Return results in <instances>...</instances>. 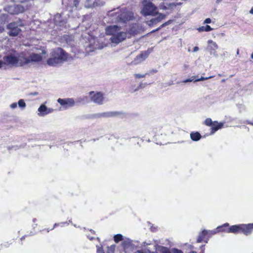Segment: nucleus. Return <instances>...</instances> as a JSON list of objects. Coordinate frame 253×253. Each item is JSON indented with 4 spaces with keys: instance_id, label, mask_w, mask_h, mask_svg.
I'll return each mask as SVG.
<instances>
[{
    "instance_id": "3c124183",
    "label": "nucleus",
    "mask_w": 253,
    "mask_h": 253,
    "mask_svg": "<svg viewBox=\"0 0 253 253\" xmlns=\"http://www.w3.org/2000/svg\"><path fill=\"white\" fill-rule=\"evenodd\" d=\"M228 54V52L227 51H225L222 54H221V56H225Z\"/></svg>"
},
{
    "instance_id": "f3484780",
    "label": "nucleus",
    "mask_w": 253,
    "mask_h": 253,
    "mask_svg": "<svg viewBox=\"0 0 253 253\" xmlns=\"http://www.w3.org/2000/svg\"><path fill=\"white\" fill-rule=\"evenodd\" d=\"M121 114V113L119 112H107L99 114L98 116L99 117L109 118L118 116Z\"/></svg>"
},
{
    "instance_id": "cd10ccee",
    "label": "nucleus",
    "mask_w": 253,
    "mask_h": 253,
    "mask_svg": "<svg viewBox=\"0 0 253 253\" xmlns=\"http://www.w3.org/2000/svg\"><path fill=\"white\" fill-rule=\"evenodd\" d=\"M204 124L207 126H211L212 127L214 122H212L211 119L208 118L205 121Z\"/></svg>"
},
{
    "instance_id": "13d9d810",
    "label": "nucleus",
    "mask_w": 253,
    "mask_h": 253,
    "mask_svg": "<svg viewBox=\"0 0 253 253\" xmlns=\"http://www.w3.org/2000/svg\"><path fill=\"white\" fill-rule=\"evenodd\" d=\"M134 253H143L142 252H141V251H138Z\"/></svg>"
},
{
    "instance_id": "6ab92c4d",
    "label": "nucleus",
    "mask_w": 253,
    "mask_h": 253,
    "mask_svg": "<svg viewBox=\"0 0 253 253\" xmlns=\"http://www.w3.org/2000/svg\"><path fill=\"white\" fill-rule=\"evenodd\" d=\"M158 16L157 17L153 18L149 21V25L160 22L162 19H163L165 17V15L164 14L158 13Z\"/></svg>"
},
{
    "instance_id": "f8f14e48",
    "label": "nucleus",
    "mask_w": 253,
    "mask_h": 253,
    "mask_svg": "<svg viewBox=\"0 0 253 253\" xmlns=\"http://www.w3.org/2000/svg\"><path fill=\"white\" fill-rule=\"evenodd\" d=\"M141 31V28L139 27L137 24H133L129 28L126 32L128 36V38H131L132 36H134L139 33Z\"/></svg>"
},
{
    "instance_id": "c9c22d12",
    "label": "nucleus",
    "mask_w": 253,
    "mask_h": 253,
    "mask_svg": "<svg viewBox=\"0 0 253 253\" xmlns=\"http://www.w3.org/2000/svg\"><path fill=\"white\" fill-rule=\"evenodd\" d=\"M194 78H195V76H193L191 79H186L185 80H184L182 82L184 83H188V82H191L192 81L194 82Z\"/></svg>"
},
{
    "instance_id": "473e14b6",
    "label": "nucleus",
    "mask_w": 253,
    "mask_h": 253,
    "mask_svg": "<svg viewBox=\"0 0 253 253\" xmlns=\"http://www.w3.org/2000/svg\"><path fill=\"white\" fill-rule=\"evenodd\" d=\"M147 74V73H146L145 74H134V76L135 78L140 79V78H145Z\"/></svg>"
},
{
    "instance_id": "6e6d98bb",
    "label": "nucleus",
    "mask_w": 253,
    "mask_h": 253,
    "mask_svg": "<svg viewBox=\"0 0 253 253\" xmlns=\"http://www.w3.org/2000/svg\"><path fill=\"white\" fill-rule=\"evenodd\" d=\"M143 86H142V84H140L138 87V88H142Z\"/></svg>"
},
{
    "instance_id": "9b49d317",
    "label": "nucleus",
    "mask_w": 253,
    "mask_h": 253,
    "mask_svg": "<svg viewBox=\"0 0 253 253\" xmlns=\"http://www.w3.org/2000/svg\"><path fill=\"white\" fill-rule=\"evenodd\" d=\"M208 49L211 55L217 56V53L216 50L218 48L217 43L212 40H209L208 41Z\"/></svg>"
},
{
    "instance_id": "4468645a",
    "label": "nucleus",
    "mask_w": 253,
    "mask_h": 253,
    "mask_svg": "<svg viewBox=\"0 0 253 253\" xmlns=\"http://www.w3.org/2000/svg\"><path fill=\"white\" fill-rule=\"evenodd\" d=\"M148 56V53H146V52L141 53V54L136 56L134 59L132 61L131 64L136 65L141 63L147 58Z\"/></svg>"
},
{
    "instance_id": "864d4df0",
    "label": "nucleus",
    "mask_w": 253,
    "mask_h": 253,
    "mask_svg": "<svg viewBox=\"0 0 253 253\" xmlns=\"http://www.w3.org/2000/svg\"><path fill=\"white\" fill-rule=\"evenodd\" d=\"M250 13L252 14H253V8H252L250 11Z\"/></svg>"
},
{
    "instance_id": "0eeeda50",
    "label": "nucleus",
    "mask_w": 253,
    "mask_h": 253,
    "mask_svg": "<svg viewBox=\"0 0 253 253\" xmlns=\"http://www.w3.org/2000/svg\"><path fill=\"white\" fill-rule=\"evenodd\" d=\"M4 10L11 14H18L24 12L25 8L20 4H13L12 5L5 6Z\"/></svg>"
},
{
    "instance_id": "aec40b11",
    "label": "nucleus",
    "mask_w": 253,
    "mask_h": 253,
    "mask_svg": "<svg viewBox=\"0 0 253 253\" xmlns=\"http://www.w3.org/2000/svg\"><path fill=\"white\" fill-rule=\"evenodd\" d=\"M223 126V123H218L216 121L214 122V124H213V126H212L211 129V133L213 134L216 131L218 130L219 129L221 128Z\"/></svg>"
},
{
    "instance_id": "412c9836",
    "label": "nucleus",
    "mask_w": 253,
    "mask_h": 253,
    "mask_svg": "<svg viewBox=\"0 0 253 253\" xmlns=\"http://www.w3.org/2000/svg\"><path fill=\"white\" fill-rule=\"evenodd\" d=\"M61 15L60 14H57L55 15L54 17V21L56 25H58L59 26H62L64 24L65 21L64 20H61Z\"/></svg>"
},
{
    "instance_id": "bb28decb",
    "label": "nucleus",
    "mask_w": 253,
    "mask_h": 253,
    "mask_svg": "<svg viewBox=\"0 0 253 253\" xmlns=\"http://www.w3.org/2000/svg\"><path fill=\"white\" fill-rule=\"evenodd\" d=\"M114 240L116 243H118L119 242L123 240V236L121 234H117L114 236Z\"/></svg>"
},
{
    "instance_id": "680f3d73",
    "label": "nucleus",
    "mask_w": 253,
    "mask_h": 253,
    "mask_svg": "<svg viewBox=\"0 0 253 253\" xmlns=\"http://www.w3.org/2000/svg\"><path fill=\"white\" fill-rule=\"evenodd\" d=\"M157 72V70H153L152 71V72L153 73H156Z\"/></svg>"
},
{
    "instance_id": "c756f323",
    "label": "nucleus",
    "mask_w": 253,
    "mask_h": 253,
    "mask_svg": "<svg viewBox=\"0 0 253 253\" xmlns=\"http://www.w3.org/2000/svg\"><path fill=\"white\" fill-rule=\"evenodd\" d=\"M116 246L115 245H111L108 248L107 253H114Z\"/></svg>"
},
{
    "instance_id": "58836bf2",
    "label": "nucleus",
    "mask_w": 253,
    "mask_h": 253,
    "mask_svg": "<svg viewBox=\"0 0 253 253\" xmlns=\"http://www.w3.org/2000/svg\"><path fill=\"white\" fill-rule=\"evenodd\" d=\"M217 229H218V228H217V229H216L213 230H211V231H210H210H208V233H210L211 235L215 234H216V233H217V232H218Z\"/></svg>"
},
{
    "instance_id": "09e8293b",
    "label": "nucleus",
    "mask_w": 253,
    "mask_h": 253,
    "mask_svg": "<svg viewBox=\"0 0 253 253\" xmlns=\"http://www.w3.org/2000/svg\"><path fill=\"white\" fill-rule=\"evenodd\" d=\"M203 239H202V237H198V238L197 239V242L198 243H201L203 241Z\"/></svg>"
},
{
    "instance_id": "49530a36",
    "label": "nucleus",
    "mask_w": 253,
    "mask_h": 253,
    "mask_svg": "<svg viewBox=\"0 0 253 253\" xmlns=\"http://www.w3.org/2000/svg\"><path fill=\"white\" fill-rule=\"evenodd\" d=\"M199 49L198 46H195L193 48V52H197Z\"/></svg>"
},
{
    "instance_id": "6e6552de",
    "label": "nucleus",
    "mask_w": 253,
    "mask_h": 253,
    "mask_svg": "<svg viewBox=\"0 0 253 253\" xmlns=\"http://www.w3.org/2000/svg\"><path fill=\"white\" fill-rule=\"evenodd\" d=\"M89 97L91 101L95 104L100 105L103 103L104 100L103 95L100 92L90 91L89 92Z\"/></svg>"
},
{
    "instance_id": "ea45409f",
    "label": "nucleus",
    "mask_w": 253,
    "mask_h": 253,
    "mask_svg": "<svg viewBox=\"0 0 253 253\" xmlns=\"http://www.w3.org/2000/svg\"><path fill=\"white\" fill-rule=\"evenodd\" d=\"M73 4L76 7V8H77L79 4V1L78 0H75L73 2Z\"/></svg>"
},
{
    "instance_id": "5701e85b",
    "label": "nucleus",
    "mask_w": 253,
    "mask_h": 253,
    "mask_svg": "<svg viewBox=\"0 0 253 253\" xmlns=\"http://www.w3.org/2000/svg\"><path fill=\"white\" fill-rule=\"evenodd\" d=\"M190 137L192 140L197 141L200 139L201 135L198 132H193L190 133Z\"/></svg>"
},
{
    "instance_id": "f704fd0d",
    "label": "nucleus",
    "mask_w": 253,
    "mask_h": 253,
    "mask_svg": "<svg viewBox=\"0 0 253 253\" xmlns=\"http://www.w3.org/2000/svg\"><path fill=\"white\" fill-rule=\"evenodd\" d=\"M170 21H168L167 22H166L165 24H162V25L161 26V27H160L158 28V29H156V30H153V31H152V33H153V32H155V31H158L159 30H160L162 27H164L165 26L168 25L169 24V23H170Z\"/></svg>"
},
{
    "instance_id": "e2e57ef3",
    "label": "nucleus",
    "mask_w": 253,
    "mask_h": 253,
    "mask_svg": "<svg viewBox=\"0 0 253 253\" xmlns=\"http://www.w3.org/2000/svg\"><path fill=\"white\" fill-rule=\"evenodd\" d=\"M247 122H248V124H251V125H253V123H251V122H249V121H248Z\"/></svg>"
},
{
    "instance_id": "8fccbe9b",
    "label": "nucleus",
    "mask_w": 253,
    "mask_h": 253,
    "mask_svg": "<svg viewBox=\"0 0 253 253\" xmlns=\"http://www.w3.org/2000/svg\"><path fill=\"white\" fill-rule=\"evenodd\" d=\"M3 31H4L3 26L0 25V33H2Z\"/></svg>"
},
{
    "instance_id": "2f4dec72",
    "label": "nucleus",
    "mask_w": 253,
    "mask_h": 253,
    "mask_svg": "<svg viewBox=\"0 0 253 253\" xmlns=\"http://www.w3.org/2000/svg\"><path fill=\"white\" fill-rule=\"evenodd\" d=\"M213 77V76H210V77H206V78H205V77H201V78L195 80H194V82H198V81H205V80L211 79V78H212Z\"/></svg>"
},
{
    "instance_id": "4d7b16f0",
    "label": "nucleus",
    "mask_w": 253,
    "mask_h": 253,
    "mask_svg": "<svg viewBox=\"0 0 253 253\" xmlns=\"http://www.w3.org/2000/svg\"><path fill=\"white\" fill-rule=\"evenodd\" d=\"M38 94V92H35L34 93H33L32 94L34 95H37Z\"/></svg>"
},
{
    "instance_id": "a211bd4d",
    "label": "nucleus",
    "mask_w": 253,
    "mask_h": 253,
    "mask_svg": "<svg viewBox=\"0 0 253 253\" xmlns=\"http://www.w3.org/2000/svg\"><path fill=\"white\" fill-rule=\"evenodd\" d=\"M176 6L175 3H164L163 2L159 5V8L160 9L166 10L167 9H171L173 7Z\"/></svg>"
},
{
    "instance_id": "774afa93",
    "label": "nucleus",
    "mask_w": 253,
    "mask_h": 253,
    "mask_svg": "<svg viewBox=\"0 0 253 253\" xmlns=\"http://www.w3.org/2000/svg\"><path fill=\"white\" fill-rule=\"evenodd\" d=\"M196 253V252H194V251H193V252H191V253Z\"/></svg>"
},
{
    "instance_id": "7c9ffc66",
    "label": "nucleus",
    "mask_w": 253,
    "mask_h": 253,
    "mask_svg": "<svg viewBox=\"0 0 253 253\" xmlns=\"http://www.w3.org/2000/svg\"><path fill=\"white\" fill-rule=\"evenodd\" d=\"M208 234V231L204 230L199 235V237H202V239H204L205 236Z\"/></svg>"
},
{
    "instance_id": "423d86ee",
    "label": "nucleus",
    "mask_w": 253,
    "mask_h": 253,
    "mask_svg": "<svg viewBox=\"0 0 253 253\" xmlns=\"http://www.w3.org/2000/svg\"><path fill=\"white\" fill-rule=\"evenodd\" d=\"M22 26L21 22H12L7 25L9 30L8 34L10 36H16L21 31L19 27Z\"/></svg>"
},
{
    "instance_id": "c03bdc74",
    "label": "nucleus",
    "mask_w": 253,
    "mask_h": 253,
    "mask_svg": "<svg viewBox=\"0 0 253 253\" xmlns=\"http://www.w3.org/2000/svg\"><path fill=\"white\" fill-rule=\"evenodd\" d=\"M211 23V19L209 18L206 19L204 21V23L208 24V23Z\"/></svg>"
},
{
    "instance_id": "39448f33",
    "label": "nucleus",
    "mask_w": 253,
    "mask_h": 253,
    "mask_svg": "<svg viewBox=\"0 0 253 253\" xmlns=\"http://www.w3.org/2000/svg\"><path fill=\"white\" fill-rule=\"evenodd\" d=\"M141 13L144 16H155L158 14L157 7L152 2L143 0L142 2Z\"/></svg>"
},
{
    "instance_id": "4be33fe9",
    "label": "nucleus",
    "mask_w": 253,
    "mask_h": 253,
    "mask_svg": "<svg viewBox=\"0 0 253 253\" xmlns=\"http://www.w3.org/2000/svg\"><path fill=\"white\" fill-rule=\"evenodd\" d=\"M122 245L124 249L126 250V249L131 247V242L130 240H129V239H126L123 240V241L122 243Z\"/></svg>"
},
{
    "instance_id": "5fc2aeb1",
    "label": "nucleus",
    "mask_w": 253,
    "mask_h": 253,
    "mask_svg": "<svg viewBox=\"0 0 253 253\" xmlns=\"http://www.w3.org/2000/svg\"><path fill=\"white\" fill-rule=\"evenodd\" d=\"M222 0H216V3H220Z\"/></svg>"
},
{
    "instance_id": "393cba45",
    "label": "nucleus",
    "mask_w": 253,
    "mask_h": 253,
    "mask_svg": "<svg viewBox=\"0 0 253 253\" xmlns=\"http://www.w3.org/2000/svg\"><path fill=\"white\" fill-rule=\"evenodd\" d=\"M198 30L199 32H209L212 30V28H211L209 25H206L205 26H202L200 27Z\"/></svg>"
},
{
    "instance_id": "9d476101",
    "label": "nucleus",
    "mask_w": 253,
    "mask_h": 253,
    "mask_svg": "<svg viewBox=\"0 0 253 253\" xmlns=\"http://www.w3.org/2000/svg\"><path fill=\"white\" fill-rule=\"evenodd\" d=\"M57 102L65 109L73 107L76 105V102L73 98H67L65 99L58 98Z\"/></svg>"
},
{
    "instance_id": "603ef678",
    "label": "nucleus",
    "mask_w": 253,
    "mask_h": 253,
    "mask_svg": "<svg viewBox=\"0 0 253 253\" xmlns=\"http://www.w3.org/2000/svg\"><path fill=\"white\" fill-rule=\"evenodd\" d=\"M59 224H60L59 223H55L54 224L53 228L52 229H53L54 228L56 227V226H59Z\"/></svg>"
},
{
    "instance_id": "a878e982",
    "label": "nucleus",
    "mask_w": 253,
    "mask_h": 253,
    "mask_svg": "<svg viewBox=\"0 0 253 253\" xmlns=\"http://www.w3.org/2000/svg\"><path fill=\"white\" fill-rule=\"evenodd\" d=\"M19 107L22 109L24 110L26 107V103L23 99H20L18 102Z\"/></svg>"
},
{
    "instance_id": "ddd939ff",
    "label": "nucleus",
    "mask_w": 253,
    "mask_h": 253,
    "mask_svg": "<svg viewBox=\"0 0 253 253\" xmlns=\"http://www.w3.org/2000/svg\"><path fill=\"white\" fill-rule=\"evenodd\" d=\"M38 115L40 116H44L48 114L51 113L54 111L52 108H47L44 104H42L38 109Z\"/></svg>"
},
{
    "instance_id": "2eb2a0df",
    "label": "nucleus",
    "mask_w": 253,
    "mask_h": 253,
    "mask_svg": "<svg viewBox=\"0 0 253 253\" xmlns=\"http://www.w3.org/2000/svg\"><path fill=\"white\" fill-rule=\"evenodd\" d=\"M241 232L246 235H250L253 230V223H249L248 224H241Z\"/></svg>"
},
{
    "instance_id": "a19ab883",
    "label": "nucleus",
    "mask_w": 253,
    "mask_h": 253,
    "mask_svg": "<svg viewBox=\"0 0 253 253\" xmlns=\"http://www.w3.org/2000/svg\"><path fill=\"white\" fill-rule=\"evenodd\" d=\"M189 67V65L188 63H184L183 65V68L184 70L188 69Z\"/></svg>"
},
{
    "instance_id": "0e129e2a",
    "label": "nucleus",
    "mask_w": 253,
    "mask_h": 253,
    "mask_svg": "<svg viewBox=\"0 0 253 253\" xmlns=\"http://www.w3.org/2000/svg\"><path fill=\"white\" fill-rule=\"evenodd\" d=\"M251 58L253 59V53L251 54Z\"/></svg>"
},
{
    "instance_id": "7ed1b4c3",
    "label": "nucleus",
    "mask_w": 253,
    "mask_h": 253,
    "mask_svg": "<svg viewBox=\"0 0 253 253\" xmlns=\"http://www.w3.org/2000/svg\"><path fill=\"white\" fill-rule=\"evenodd\" d=\"M114 10H116L115 9ZM117 11L112 13V11L109 12V16H112L111 22L113 23L122 22L125 23L129 21L133 17V14L132 12L123 9V11L119 12L120 10L117 9Z\"/></svg>"
},
{
    "instance_id": "de8ad7c7",
    "label": "nucleus",
    "mask_w": 253,
    "mask_h": 253,
    "mask_svg": "<svg viewBox=\"0 0 253 253\" xmlns=\"http://www.w3.org/2000/svg\"><path fill=\"white\" fill-rule=\"evenodd\" d=\"M228 226H229V224L228 223H226L224 224L222 226L218 227V228H220L222 227Z\"/></svg>"
},
{
    "instance_id": "37998d69",
    "label": "nucleus",
    "mask_w": 253,
    "mask_h": 253,
    "mask_svg": "<svg viewBox=\"0 0 253 253\" xmlns=\"http://www.w3.org/2000/svg\"><path fill=\"white\" fill-rule=\"evenodd\" d=\"M97 253H104L101 248L98 247L97 250Z\"/></svg>"
},
{
    "instance_id": "bf43d9fd",
    "label": "nucleus",
    "mask_w": 253,
    "mask_h": 253,
    "mask_svg": "<svg viewBox=\"0 0 253 253\" xmlns=\"http://www.w3.org/2000/svg\"><path fill=\"white\" fill-rule=\"evenodd\" d=\"M175 4H176V6H177V5H180L181 3L180 2H179V3H175Z\"/></svg>"
},
{
    "instance_id": "e433bc0d",
    "label": "nucleus",
    "mask_w": 253,
    "mask_h": 253,
    "mask_svg": "<svg viewBox=\"0 0 253 253\" xmlns=\"http://www.w3.org/2000/svg\"><path fill=\"white\" fill-rule=\"evenodd\" d=\"M161 252L162 253H170L168 249L165 247H162Z\"/></svg>"
},
{
    "instance_id": "1a4fd4ad",
    "label": "nucleus",
    "mask_w": 253,
    "mask_h": 253,
    "mask_svg": "<svg viewBox=\"0 0 253 253\" xmlns=\"http://www.w3.org/2000/svg\"><path fill=\"white\" fill-rule=\"evenodd\" d=\"M42 56L39 54L32 53L29 56L26 57L23 54L24 66L28 64L31 62H38L41 61Z\"/></svg>"
},
{
    "instance_id": "b1692460",
    "label": "nucleus",
    "mask_w": 253,
    "mask_h": 253,
    "mask_svg": "<svg viewBox=\"0 0 253 253\" xmlns=\"http://www.w3.org/2000/svg\"><path fill=\"white\" fill-rule=\"evenodd\" d=\"M95 1L94 0H86L85 3V6L87 8H91L94 6Z\"/></svg>"
},
{
    "instance_id": "c85d7f7f",
    "label": "nucleus",
    "mask_w": 253,
    "mask_h": 253,
    "mask_svg": "<svg viewBox=\"0 0 253 253\" xmlns=\"http://www.w3.org/2000/svg\"><path fill=\"white\" fill-rule=\"evenodd\" d=\"M103 46L102 45H100L98 43H94V44L93 45L90 44V48H92L93 49L92 50H93L94 49H101L103 48Z\"/></svg>"
},
{
    "instance_id": "20e7f679",
    "label": "nucleus",
    "mask_w": 253,
    "mask_h": 253,
    "mask_svg": "<svg viewBox=\"0 0 253 253\" xmlns=\"http://www.w3.org/2000/svg\"><path fill=\"white\" fill-rule=\"evenodd\" d=\"M6 65L10 67H21L24 66L23 53L18 54L15 52L7 54L3 57Z\"/></svg>"
},
{
    "instance_id": "4c0bfd02",
    "label": "nucleus",
    "mask_w": 253,
    "mask_h": 253,
    "mask_svg": "<svg viewBox=\"0 0 253 253\" xmlns=\"http://www.w3.org/2000/svg\"><path fill=\"white\" fill-rule=\"evenodd\" d=\"M17 107V103L16 102L13 103L10 105V108L12 109H15Z\"/></svg>"
},
{
    "instance_id": "338daca9",
    "label": "nucleus",
    "mask_w": 253,
    "mask_h": 253,
    "mask_svg": "<svg viewBox=\"0 0 253 253\" xmlns=\"http://www.w3.org/2000/svg\"><path fill=\"white\" fill-rule=\"evenodd\" d=\"M36 220H37V219L36 218H35L33 219V222H36Z\"/></svg>"
},
{
    "instance_id": "79ce46f5",
    "label": "nucleus",
    "mask_w": 253,
    "mask_h": 253,
    "mask_svg": "<svg viewBox=\"0 0 253 253\" xmlns=\"http://www.w3.org/2000/svg\"><path fill=\"white\" fill-rule=\"evenodd\" d=\"M4 65H6L4 61L3 60V61L0 60V69L2 68Z\"/></svg>"
},
{
    "instance_id": "a18cd8bd",
    "label": "nucleus",
    "mask_w": 253,
    "mask_h": 253,
    "mask_svg": "<svg viewBox=\"0 0 253 253\" xmlns=\"http://www.w3.org/2000/svg\"><path fill=\"white\" fill-rule=\"evenodd\" d=\"M173 253H182V252L177 249H174L173 251Z\"/></svg>"
},
{
    "instance_id": "72a5a7b5",
    "label": "nucleus",
    "mask_w": 253,
    "mask_h": 253,
    "mask_svg": "<svg viewBox=\"0 0 253 253\" xmlns=\"http://www.w3.org/2000/svg\"><path fill=\"white\" fill-rule=\"evenodd\" d=\"M84 97H79L77 98L75 101L76 102V105L79 104L80 103L84 102Z\"/></svg>"
},
{
    "instance_id": "f03ea898",
    "label": "nucleus",
    "mask_w": 253,
    "mask_h": 253,
    "mask_svg": "<svg viewBox=\"0 0 253 253\" xmlns=\"http://www.w3.org/2000/svg\"><path fill=\"white\" fill-rule=\"evenodd\" d=\"M51 57L47 60V64L50 66H55L68 60L69 55L62 48H57L51 52Z\"/></svg>"
},
{
    "instance_id": "dca6fc26",
    "label": "nucleus",
    "mask_w": 253,
    "mask_h": 253,
    "mask_svg": "<svg viewBox=\"0 0 253 253\" xmlns=\"http://www.w3.org/2000/svg\"><path fill=\"white\" fill-rule=\"evenodd\" d=\"M241 224L232 225L229 228L226 232L238 234L241 232Z\"/></svg>"
},
{
    "instance_id": "69168bd1",
    "label": "nucleus",
    "mask_w": 253,
    "mask_h": 253,
    "mask_svg": "<svg viewBox=\"0 0 253 253\" xmlns=\"http://www.w3.org/2000/svg\"><path fill=\"white\" fill-rule=\"evenodd\" d=\"M24 238H25V237H24V236H23V237L21 238V240H23Z\"/></svg>"
},
{
    "instance_id": "052dcab7",
    "label": "nucleus",
    "mask_w": 253,
    "mask_h": 253,
    "mask_svg": "<svg viewBox=\"0 0 253 253\" xmlns=\"http://www.w3.org/2000/svg\"><path fill=\"white\" fill-rule=\"evenodd\" d=\"M225 81H226V80H225V79H222V80H221V82L224 83V82H225Z\"/></svg>"
},
{
    "instance_id": "f257e3e1",
    "label": "nucleus",
    "mask_w": 253,
    "mask_h": 253,
    "mask_svg": "<svg viewBox=\"0 0 253 253\" xmlns=\"http://www.w3.org/2000/svg\"><path fill=\"white\" fill-rule=\"evenodd\" d=\"M105 32L107 35L111 36L110 41L114 43L118 44L128 38L127 32L123 31L121 27L116 25L107 26Z\"/></svg>"
}]
</instances>
